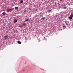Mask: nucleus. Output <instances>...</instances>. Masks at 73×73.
<instances>
[{
  "instance_id": "nucleus-1",
  "label": "nucleus",
  "mask_w": 73,
  "mask_h": 73,
  "mask_svg": "<svg viewBox=\"0 0 73 73\" xmlns=\"http://www.w3.org/2000/svg\"><path fill=\"white\" fill-rule=\"evenodd\" d=\"M14 23H16L17 21V19H15L14 20Z\"/></svg>"
},
{
  "instance_id": "nucleus-2",
  "label": "nucleus",
  "mask_w": 73,
  "mask_h": 73,
  "mask_svg": "<svg viewBox=\"0 0 73 73\" xmlns=\"http://www.w3.org/2000/svg\"><path fill=\"white\" fill-rule=\"evenodd\" d=\"M17 43L19 44H21V42L19 41H17Z\"/></svg>"
},
{
  "instance_id": "nucleus-3",
  "label": "nucleus",
  "mask_w": 73,
  "mask_h": 73,
  "mask_svg": "<svg viewBox=\"0 0 73 73\" xmlns=\"http://www.w3.org/2000/svg\"><path fill=\"white\" fill-rule=\"evenodd\" d=\"M15 10H17V9H18V7H15Z\"/></svg>"
},
{
  "instance_id": "nucleus-4",
  "label": "nucleus",
  "mask_w": 73,
  "mask_h": 73,
  "mask_svg": "<svg viewBox=\"0 0 73 73\" xmlns=\"http://www.w3.org/2000/svg\"><path fill=\"white\" fill-rule=\"evenodd\" d=\"M11 11V9H8L7 10V12H9V11Z\"/></svg>"
},
{
  "instance_id": "nucleus-5",
  "label": "nucleus",
  "mask_w": 73,
  "mask_h": 73,
  "mask_svg": "<svg viewBox=\"0 0 73 73\" xmlns=\"http://www.w3.org/2000/svg\"><path fill=\"white\" fill-rule=\"evenodd\" d=\"M23 25H24V26H25V25H26V24L25 23H23Z\"/></svg>"
},
{
  "instance_id": "nucleus-6",
  "label": "nucleus",
  "mask_w": 73,
  "mask_h": 73,
  "mask_svg": "<svg viewBox=\"0 0 73 73\" xmlns=\"http://www.w3.org/2000/svg\"><path fill=\"white\" fill-rule=\"evenodd\" d=\"M69 19H72V17L71 16H70L69 17Z\"/></svg>"
},
{
  "instance_id": "nucleus-7",
  "label": "nucleus",
  "mask_w": 73,
  "mask_h": 73,
  "mask_svg": "<svg viewBox=\"0 0 73 73\" xmlns=\"http://www.w3.org/2000/svg\"><path fill=\"white\" fill-rule=\"evenodd\" d=\"M6 13H5V12H3L2 13V15H5Z\"/></svg>"
},
{
  "instance_id": "nucleus-8",
  "label": "nucleus",
  "mask_w": 73,
  "mask_h": 73,
  "mask_svg": "<svg viewBox=\"0 0 73 73\" xmlns=\"http://www.w3.org/2000/svg\"><path fill=\"white\" fill-rule=\"evenodd\" d=\"M20 3H23V0H21Z\"/></svg>"
},
{
  "instance_id": "nucleus-9",
  "label": "nucleus",
  "mask_w": 73,
  "mask_h": 73,
  "mask_svg": "<svg viewBox=\"0 0 73 73\" xmlns=\"http://www.w3.org/2000/svg\"><path fill=\"white\" fill-rule=\"evenodd\" d=\"M44 19H45V18H44V17L42 18L41 19H42V20H44Z\"/></svg>"
},
{
  "instance_id": "nucleus-10",
  "label": "nucleus",
  "mask_w": 73,
  "mask_h": 73,
  "mask_svg": "<svg viewBox=\"0 0 73 73\" xmlns=\"http://www.w3.org/2000/svg\"><path fill=\"white\" fill-rule=\"evenodd\" d=\"M29 21V19H27L25 20V21Z\"/></svg>"
},
{
  "instance_id": "nucleus-11",
  "label": "nucleus",
  "mask_w": 73,
  "mask_h": 73,
  "mask_svg": "<svg viewBox=\"0 0 73 73\" xmlns=\"http://www.w3.org/2000/svg\"><path fill=\"white\" fill-rule=\"evenodd\" d=\"M71 17H73V15H71Z\"/></svg>"
},
{
  "instance_id": "nucleus-12",
  "label": "nucleus",
  "mask_w": 73,
  "mask_h": 73,
  "mask_svg": "<svg viewBox=\"0 0 73 73\" xmlns=\"http://www.w3.org/2000/svg\"><path fill=\"white\" fill-rule=\"evenodd\" d=\"M50 11H51V10H49L48 11V12H50Z\"/></svg>"
},
{
  "instance_id": "nucleus-13",
  "label": "nucleus",
  "mask_w": 73,
  "mask_h": 73,
  "mask_svg": "<svg viewBox=\"0 0 73 73\" xmlns=\"http://www.w3.org/2000/svg\"><path fill=\"white\" fill-rule=\"evenodd\" d=\"M5 37H8V35H6Z\"/></svg>"
},
{
  "instance_id": "nucleus-14",
  "label": "nucleus",
  "mask_w": 73,
  "mask_h": 73,
  "mask_svg": "<svg viewBox=\"0 0 73 73\" xmlns=\"http://www.w3.org/2000/svg\"><path fill=\"white\" fill-rule=\"evenodd\" d=\"M36 11H37V9H36Z\"/></svg>"
},
{
  "instance_id": "nucleus-15",
  "label": "nucleus",
  "mask_w": 73,
  "mask_h": 73,
  "mask_svg": "<svg viewBox=\"0 0 73 73\" xmlns=\"http://www.w3.org/2000/svg\"><path fill=\"white\" fill-rule=\"evenodd\" d=\"M60 0V1H62V0Z\"/></svg>"
}]
</instances>
